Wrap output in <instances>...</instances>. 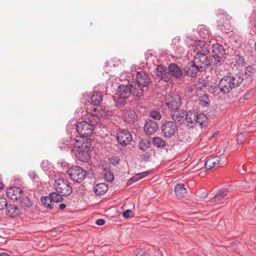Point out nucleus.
<instances>
[{
	"mask_svg": "<svg viewBox=\"0 0 256 256\" xmlns=\"http://www.w3.org/2000/svg\"><path fill=\"white\" fill-rule=\"evenodd\" d=\"M96 112V108H94V112L89 118L90 124L82 121L78 122L76 126L78 133L80 135L76 136L74 140L76 142L74 148L76 149L75 156L82 162H87L90 158L89 151L91 147V141L87 138L90 136L94 131V126L100 122L99 116Z\"/></svg>",
	"mask_w": 256,
	"mask_h": 256,
	"instance_id": "f257e3e1",
	"label": "nucleus"
},
{
	"mask_svg": "<svg viewBox=\"0 0 256 256\" xmlns=\"http://www.w3.org/2000/svg\"><path fill=\"white\" fill-rule=\"evenodd\" d=\"M242 81L243 78L240 74L224 76L219 82L218 88L222 92L227 94L238 87Z\"/></svg>",
	"mask_w": 256,
	"mask_h": 256,
	"instance_id": "f03ea898",
	"label": "nucleus"
},
{
	"mask_svg": "<svg viewBox=\"0 0 256 256\" xmlns=\"http://www.w3.org/2000/svg\"><path fill=\"white\" fill-rule=\"evenodd\" d=\"M143 90L140 88H136L132 84H122L118 87L116 94L122 99H125L132 94L134 96H140L143 94Z\"/></svg>",
	"mask_w": 256,
	"mask_h": 256,
	"instance_id": "7ed1b4c3",
	"label": "nucleus"
},
{
	"mask_svg": "<svg viewBox=\"0 0 256 256\" xmlns=\"http://www.w3.org/2000/svg\"><path fill=\"white\" fill-rule=\"evenodd\" d=\"M212 58L211 64L214 66H220L222 60V58L226 54L224 46L218 43L212 44Z\"/></svg>",
	"mask_w": 256,
	"mask_h": 256,
	"instance_id": "20e7f679",
	"label": "nucleus"
},
{
	"mask_svg": "<svg viewBox=\"0 0 256 256\" xmlns=\"http://www.w3.org/2000/svg\"><path fill=\"white\" fill-rule=\"evenodd\" d=\"M70 178L76 182H81L86 178V172L78 166H73L68 170Z\"/></svg>",
	"mask_w": 256,
	"mask_h": 256,
	"instance_id": "39448f33",
	"label": "nucleus"
},
{
	"mask_svg": "<svg viewBox=\"0 0 256 256\" xmlns=\"http://www.w3.org/2000/svg\"><path fill=\"white\" fill-rule=\"evenodd\" d=\"M54 188L57 192L64 196L70 195L72 191L68 181L63 178L55 180Z\"/></svg>",
	"mask_w": 256,
	"mask_h": 256,
	"instance_id": "423d86ee",
	"label": "nucleus"
},
{
	"mask_svg": "<svg viewBox=\"0 0 256 256\" xmlns=\"http://www.w3.org/2000/svg\"><path fill=\"white\" fill-rule=\"evenodd\" d=\"M176 124L172 121H166L162 126V130L164 136L170 138L174 136L178 132Z\"/></svg>",
	"mask_w": 256,
	"mask_h": 256,
	"instance_id": "0eeeda50",
	"label": "nucleus"
},
{
	"mask_svg": "<svg viewBox=\"0 0 256 256\" xmlns=\"http://www.w3.org/2000/svg\"><path fill=\"white\" fill-rule=\"evenodd\" d=\"M206 54H196L192 61L202 70L208 68L210 64V60L208 59Z\"/></svg>",
	"mask_w": 256,
	"mask_h": 256,
	"instance_id": "6e6552de",
	"label": "nucleus"
},
{
	"mask_svg": "<svg viewBox=\"0 0 256 256\" xmlns=\"http://www.w3.org/2000/svg\"><path fill=\"white\" fill-rule=\"evenodd\" d=\"M190 48L196 54H207L210 50L209 46L205 42L200 40L192 42L190 45Z\"/></svg>",
	"mask_w": 256,
	"mask_h": 256,
	"instance_id": "1a4fd4ad",
	"label": "nucleus"
},
{
	"mask_svg": "<svg viewBox=\"0 0 256 256\" xmlns=\"http://www.w3.org/2000/svg\"><path fill=\"white\" fill-rule=\"evenodd\" d=\"M181 104L182 100L178 94L172 93L170 94V98L166 102V106L171 110L179 109Z\"/></svg>",
	"mask_w": 256,
	"mask_h": 256,
	"instance_id": "9d476101",
	"label": "nucleus"
},
{
	"mask_svg": "<svg viewBox=\"0 0 256 256\" xmlns=\"http://www.w3.org/2000/svg\"><path fill=\"white\" fill-rule=\"evenodd\" d=\"M116 138L118 142L122 146L129 144L132 140L131 134L125 130H121L118 132Z\"/></svg>",
	"mask_w": 256,
	"mask_h": 256,
	"instance_id": "9b49d317",
	"label": "nucleus"
},
{
	"mask_svg": "<svg viewBox=\"0 0 256 256\" xmlns=\"http://www.w3.org/2000/svg\"><path fill=\"white\" fill-rule=\"evenodd\" d=\"M136 81L138 86L141 88L142 86H147L150 82L149 77L144 72H139L136 74Z\"/></svg>",
	"mask_w": 256,
	"mask_h": 256,
	"instance_id": "f8f14e48",
	"label": "nucleus"
},
{
	"mask_svg": "<svg viewBox=\"0 0 256 256\" xmlns=\"http://www.w3.org/2000/svg\"><path fill=\"white\" fill-rule=\"evenodd\" d=\"M22 190L18 187L9 188L6 190L7 196L12 200H18L22 196Z\"/></svg>",
	"mask_w": 256,
	"mask_h": 256,
	"instance_id": "ddd939ff",
	"label": "nucleus"
},
{
	"mask_svg": "<svg viewBox=\"0 0 256 256\" xmlns=\"http://www.w3.org/2000/svg\"><path fill=\"white\" fill-rule=\"evenodd\" d=\"M222 158L219 156H211L208 158L205 163L206 168L210 170L218 166L220 164Z\"/></svg>",
	"mask_w": 256,
	"mask_h": 256,
	"instance_id": "4468645a",
	"label": "nucleus"
},
{
	"mask_svg": "<svg viewBox=\"0 0 256 256\" xmlns=\"http://www.w3.org/2000/svg\"><path fill=\"white\" fill-rule=\"evenodd\" d=\"M201 70L193 62H189L184 68V72L188 76L194 77L198 71Z\"/></svg>",
	"mask_w": 256,
	"mask_h": 256,
	"instance_id": "2eb2a0df",
	"label": "nucleus"
},
{
	"mask_svg": "<svg viewBox=\"0 0 256 256\" xmlns=\"http://www.w3.org/2000/svg\"><path fill=\"white\" fill-rule=\"evenodd\" d=\"M86 100L88 103L94 106L100 105V102L102 100V96L100 92H94L92 93L86 98Z\"/></svg>",
	"mask_w": 256,
	"mask_h": 256,
	"instance_id": "dca6fc26",
	"label": "nucleus"
},
{
	"mask_svg": "<svg viewBox=\"0 0 256 256\" xmlns=\"http://www.w3.org/2000/svg\"><path fill=\"white\" fill-rule=\"evenodd\" d=\"M158 129L157 123L153 120L147 121L144 128V132L148 135H151L154 134Z\"/></svg>",
	"mask_w": 256,
	"mask_h": 256,
	"instance_id": "f3484780",
	"label": "nucleus"
},
{
	"mask_svg": "<svg viewBox=\"0 0 256 256\" xmlns=\"http://www.w3.org/2000/svg\"><path fill=\"white\" fill-rule=\"evenodd\" d=\"M168 76H172L176 78H180L182 75L180 68L175 64H170L168 66Z\"/></svg>",
	"mask_w": 256,
	"mask_h": 256,
	"instance_id": "a211bd4d",
	"label": "nucleus"
},
{
	"mask_svg": "<svg viewBox=\"0 0 256 256\" xmlns=\"http://www.w3.org/2000/svg\"><path fill=\"white\" fill-rule=\"evenodd\" d=\"M198 112L195 110H190L186 115L185 119L189 127L192 128L196 124Z\"/></svg>",
	"mask_w": 256,
	"mask_h": 256,
	"instance_id": "6ab92c4d",
	"label": "nucleus"
},
{
	"mask_svg": "<svg viewBox=\"0 0 256 256\" xmlns=\"http://www.w3.org/2000/svg\"><path fill=\"white\" fill-rule=\"evenodd\" d=\"M123 119L128 123L134 122L138 119L136 112L132 110H124L122 113Z\"/></svg>",
	"mask_w": 256,
	"mask_h": 256,
	"instance_id": "aec40b11",
	"label": "nucleus"
},
{
	"mask_svg": "<svg viewBox=\"0 0 256 256\" xmlns=\"http://www.w3.org/2000/svg\"><path fill=\"white\" fill-rule=\"evenodd\" d=\"M170 114L172 120L176 122H183L186 115L185 112L180 108L176 110H170Z\"/></svg>",
	"mask_w": 256,
	"mask_h": 256,
	"instance_id": "412c9836",
	"label": "nucleus"
},
{
	"mask_svg": "<svg viewBox=\"0 0 256 256\" xmlns=\"http://www.w3.org/2000/svg\"><path fill=\"white\" fill-rule=\"evenodd\" d=\"M229 190L227 188H223L218 192L214 198L212 199V202L219 204L222 202V200L228 193Z\"/></svg>",
	"mask_w": 256,
	"mask_h": 256,
	"instance_id": "4be33fe9",
	"label": "nucleus"
},
{
	"mask_svg": "<svg viewBox=\"0 0 256 256\" xmlns=\"http://www.w3.org/2000/svg\"><path fill=\"white\" fill-rule=\"evenodd\" d=\"M156 73L157 76L165 82H168L170 79L168 76V72H166L162 66L158 65L156 68Z\"/></svg>",
	"mask_w": 256,
	"mask_h": 256,
	"instance_id": "5701e85b",
	"label": "nucleus"
},
{
	"mask_svg": "<svg viewBox=\"0 0 256 256\" xmlns=\"http://www.w3.org/2000/svg\"><path fill=\"white\" fill-rule=\"evenodd\" d=\"M108 190V186L104 183L97 184L94 188V192L96 195H103Z\"/></svg>",
	"mask_w": 256,
	"mask_h": 256,
	"instance_id": "b1692460",
	"label": "nucleus"
},
{
	"mask_svg": "<svg viewBox=\"0 0 256 256\" xmlns=\"http://www.w3.org/2000/svg\"><path fill=\"white\" fill-rule=\"evenodd\" d=\"M174 192L176 195L178 197L182 198L186 195V190L184 188V185L182 184H177L174 187Z\"/></svg>",
	"mask_w": 256,
	"mask_h": 256,
	"instance_id": "393cba45",
	"label": "nucleus"
},
{
	"mask_svg": "<svg viewBox=\"0 0 256 256\" xmlns=\"http://www.w3.org/2000/svg\"><path fill=\"white\" fill-rule=\"evenodd\" d=\"M6 210L7 214L11 217H14L18 214V208L14 204H6L5 207Z\"/></svg>",
	"mask_w": 256,
	"mask_h": 256,
	"instance_id": "a878e982",
	"label": "nucleus"
},
{
	"mask_svg": "<svg viewBox=\"0 0 256 256\" xmlns=\"http://www.w3.org/2000/svg\"><path fill=\"white\" fill-rule=\"evenodd\" d=\"M199 35L204 38L210 37V31L204 25H200L197 28Z\"/></svg>",
	"mask_w": 256,
	"mask_h": 256,
	"instance_id": "bb28decb",
	"label": "nucleus"
},
{
	"mask_svg": "<svg viewBox=\"0 0 256 256\" xmlns=\"http://www.w3.org/2000/svg\"><path fill=\"white\" fill-rule=\"evenodd\" d=\"M232 62L234 66H241L245 64V59L243 56L236 54L232 58Z\"/></svg>",
	"mask_w": 256,
	"mask_h": 256,
	"instance_id": "cd10ccee",
	"label": "nucleus"
},
{
	"mask_svg": "<svg viewBox=\"0 0 256 256\" xmlns=\"http://www.w3.org/2000/svg\"><path fill=\"white\" fill-rule=\"evenodd\" d=\"M208 118L204 114L198 112L196 124H199L202 128L206 126L208 124Z\"/></svg>",
	"mask_w": 256,
	"mask_h": 256,
	"instance_id": "c85d7f7f",
	"label": "nucleus"
},
{
	"mask_svg": "<svg viewBox=\"0 0 256 256\" xmlns=\"http://www.w3.org/2000/svg\"><path fill=\"white\" fill-rule=\"evenodd\" d=\"M41 202L42 205L46 208L52 210L53 208V202H52L50 196H44L41 198Z\"/></svg>",
	"mask_w": 256,
	"mask_h": 256,
	"instance_id": "c756f323",
	"label": "nucleus"
},
{
	"mask_svg": "<svg viewBox=\"0 0 256 256\" xmlns=\"http://www.w3.org/2000/svg\"><path fill=\"white\" fill-rule=\"evenodd\" d=\"M150 174L149 171H146L143 172L139 173L136 174L132 178H130L128 180L130 184L138 180H141L142 178L146 177Z\"/></svg>",
	"mask_w": 256,
	"mask_h": 256,
	"instance_id": "7c9ffc66",
	"label": "nucleus"
},
{
	"mask_svg": "<svg viewBox=\"0 0 256 256\" xmlns=\"http://www.w3.org/2000/svg\"><path fill=\"white\" fill-rule=\"evenodd\" d=\"M152 144L156 147L159 148H164L166 143L163 139L160 137H154L152 138Z\"/></svg>",
	"mask_w": 256,
	"mask_h": 256,
	"instance_id": "2f4dec72",
	"label": "nucleus"
},
{
	"mask_svg": "<svg viewBox=\"0 0 256 256\" xmlns=\"http://www.w3.org/2000/svg\"><path fill=\"white\" fill-rule=\"evenodd\" d=\"M62 194L58 192H52L50 194L49 196L52 202H60L63 200V198Z\"/></svg>",
	"mask_w": 256,
	"mask_h": 256,
	"instance_id": "473e14b6",
	"label": "nucleus"
},
{
	"mask_svg": "<svg viewBox=\"0 0 256 256\" xmlns=\"http://www.w3.org/2000/svg\"><path fill=\"white\" fill-rule=\"evenodd\" d=\"M138 146L140 150L145 151L150 146V143L148 140L142 138L140 141Z\"/></svg>",
	"mask_w": 256,
	"mask_h": 256,
	"instance_id": "72a5a7b5",
	"label": "nucleus"
},
{
	"mask_svg": "<svg viewBox=\"0 0 256 256\" xmlns=\"http://www.w3.org/2000/svg\"><path fill=\"white\" fill-rule=\"evenodd\" d=\"M218 26L221 27H226L229 24V20L228 18L227 15L222 14V16L218 21Z\"/></svg>",
	"mask_w": 256,
	"mask_h": 256,
	"instance_id": "f704fd0d",
	"label": "nucleus"
},
{
	"mask_svg": "<svg viewBox=\"0 0 256 256\" xmlns=\"http://www.w3.org/2000/svg\"><path fill=\"white\" fill-rule=\"evenodd\" d=\"M41 168L46 173H48L50 172L52 166L48 160H44L41 164Z\"/></svg>",
	"mask_w": 256,
	"mask_h": 256,
	"instance_id": "c9c22d12",
	"label": "nucleus"
},
{
	"mask_svg": "<svg viewBox=\"0 0 256 256\" xmlns=\"http://www.w3.org/2000/svg\"><path fill=\"white\" fill-rule=\"evenodd\" d=\"M256 72L254 66H248L245 69V74L248 77H252Z\"/></svg>",
	"mask_w": 256,
	"mask_h": 256,
	"instance_id": "e433bc0d",
	"label": "nucleus"
},
{
	"mask_svg": "<svg viewBox=\"0 0 256 256\" xmlns=\"http://www.w3.org/2000/svg\"><path fill=\"white\" fill-rule=\"evenodd\" d=\"M104 177L108 182H112L114 179V176L112 172L109 170H104Z\"/></svg>",
	"mask_w": 256,
	"mask_h": 256,
	"instance_id": "4c0bfd02",
	"label": "nucleus"
},
{
	"mask_svg": "<svg viewBox=\"0 0 256 256\" xmlns=\"http://www.w3.org/2000/svg\"><path fill=\"white\" fill-rule=\"evenodd\" d=\"M208 99L207 95H204L199 100V104L202 106L206 107L208 105V102L206 100Z\"/></svg>",
	"mask_w": 256,
	"mask_h": 256,
	"instance_id": "58836bf2",
	"label": "nucleus"
},
{
	"mask_svg": "<svg viewBox=\"0 0 256 256\" xmlns=\"http://www.w3.org/2000/svg\"><path fill=\"white\" fill-rule=\"evenodd\" d=\"M150 116L156 120H160L162 117L160 112L155 110H154L150 112Z\"/></svg>",
	"mask_w": 256,
	"mask_h": 256,
	"instance_id": "ea45409f",
	"label": "nucleus"
},
{
	"mask_svg": "<svg viewBox=\"0 0 256 256\" xmlns=\"http://www.w3.org/2000/svg\"><path fill=\"white\" fill-rule=\"evenodd\" d=\"M145 57L147 60V62H153L154 58V56H153L150 50H148L145 54Z\"/></svg>",
	"mask_w": 256,
	"mask_h": 256,
	"instance_id": "a19ab883",
	"label": "nucleus"
},
{
	"mask_svg": "<svg viewBox=\"0 0 256 256\" xmlns=\"http://www.w3.org/2000/svg\"><path fill=\"white\" fill-rule=\"evenodd\" d=\"M7 204L6 198L4 196H0V210H3Z\"/></svg>",
	"mask_w": 256,
	"mask_h": 256,
	"instance_id": "79ce46f5",
	"label": "nucleus"
},
{
	"mask_svg": "<svg viewBox=\"0 0 256 256\" xmlns=\"http://www.w3.org/2000/svg\"><path fill=\"white\" fill-rule=\"evenodd\" d=\"M28 174L34 181L38 182L39 180L38 176L34 171H30Z\"/></svg>",
	"mask_w": 256,
	"mask_h": 256,
	"instance_id": "37998d69",
	"label": "nucleus"
},
{
	"mask_svg": "<svg viewBox=\"0 0 256 256\" xmlns=\"http://www.w3.org/2000/svg\"><path fill=\"white\" fill-rule=\"evenodd\" d=\"M245 140L246 137L242 133L238 134L236 138L238 144H242V143L244 142Z\"/></svg>",
	"mask_w": 256,
	"mask_h": 256,
	"instance_id": "c03bdc74",
	"label": "nucleus"
},
{
	"mask_svg": "<svg viewBox=\"0 0 256 256\" xmlns=\"http://www.w3.org/2000/svg\"><path fill=\"white\" fill-rule=\"evenodd\" d=\"M110 162L113 165H117L120 162V158L118 157L112 156L109 158Z\"/></svg>",
	"mask_w": 256,
	"mask_h": 256,
	"instance_id": "a18cd8bd",
	"label": "nucleus"
},
{
	"mask_svg": "<svg viewBox=\"0 0 256 256\" xmlns=\"http://www.w3.org/2000/svg\"><path fill=\"white\" fill-rule=\"evenodd\" d=\"M22 202L26 207H30L32 205V202L28 198H24Z\"/></svg>",
	"mask_w": 256,
	"mask_h": 256,
	"instance_id": "49530a36",
	"label": "nucleus"
},
{
	"mask_svg": "<svg viewBox=\"0 0 256 256\" xmlns=\"http://www.w3.org/2000/svg\"><path fill=\"white\" fill-rule=\"evenodd\" d=\"M132 213V212L131 210H127L123 212L122 216L125 218H128L130 217Z\"/></svg>",
	"mask_w": 256,
	"mask_h": 256,
	"instance_id": "de8ad7c7",
	"label": "nucleus"
},
{
	"mask_svg": "<svg viewBox=\"0 0 256 256\" xmlns=\"http://www.w3.org/2000/svg\"><path fill=\"white\" fill-rule=\"evenodd\" d=\"M144 251L142 249H137L135 252L136 256H144Z\"/></svg>",
	"mask_w": 256,
	"mask_h": 256,
	"instance_id": "09e8293b",
	"label": "nucleus"
},
{
	"mask_svg": "<svg viewBox=\"0 0 256 256\" xmlns=\"http://www.w3.org/2000/svg\"><path fill=\"white\" fill-rule=\"evenodd\" d=\"M96 224L98 226H102L105 223V220L104 219L100 218L96 220Z\"/></svg>",
	"mask_w": 256,
	"mask_h": 256,
	"instance_id": "8fccbe9b",
	"label": "nucleus"
},
{
	"mask_svg": "<svg viewBox=\"0 0 256 256\" xmlns=\"http://www.w3.org/2000/svg\"><path fill=\"white\" fill-rule=\"evenodd\" d=\"M66 206L64 204H60L59 205V208L60 209L62 210L66 208Z\"/></svg>",
	"mask_w": 256,
	"mask_h": 256,
	"instance_id": "3c124183",
	"label": "nucleus"
},
{
	"mask_svg": "<svg viewBox=\"0 0 256 256\" xmlns=\"http://www.w3.org/2000/svg\"><path fill=\"white\" fill-rule=\"evenodd\" d=\"M0 256H10V255L7 253L1 252L0 253Z\"/></svg>",
	"mask_w": 256,
	"mask_h": 256,
	"instance_id": "603ef678",
	"label": "nucleus"
},
{
	"mask_svg": "<svg viewBox=\"0 0 256 256\" xmlns=\"http://www.w3.org/2000/svg\"><path fill=\"white\" fill-rule=\"evenodd\" d=\"M4 188L3 184L0 182V190Z\"/></svg>",
	"mask_w": 256,
	"mask_h": 256,
	"instance_id": "864d4df0",
	"label": "nucleus"
},
{
	"mask_svg": "<svg viewBox=\"0 0 256 256\" xmlns=\"http://www.w3.org/2000/svg\"><path fill=\"white\" fill-rule=\"evenodd\" d=\"M216 133H215V134H213L212 135V136H211V137L210 138V140H212V138H214V137H215V136H216Z\"/></svg>",
	"mask_w": 256,
	"mask_h": 256,
	"instance_id": "5fc2aeb1",
	"label": "nucleus"
},
{
	"mask_svg": "<svg viewBox=\"0 0 256 256\" xmlns=\"http://www.w3.org/2000/svg\"><path fill=\"white\" fill-rule=\"evenodd\" d=\"M254 48H255V50H256V43H255Z\"/></svg>",
	"mask_w": 256,
	"mask_h": 256,
	"instance_id": "6e6d98bb",
	"label": "nucleus"
},
{
	"mask_svg": "<svg viewBox=\"0 0 256 256\" xmlns=\"http://www.w3.org/2000/svg\"><path fill=\"white\" fill-rule=\"evenodd\" d=\"M206 196H207V194H206V195L204 196H203L202 198H205V197H206Z\"/></svg>",
	"mask_w": 256,
	"mask_h": 256,
	"instance_id": "4d7b16f0",
	"label": "nucleus"
}]
</instances>
